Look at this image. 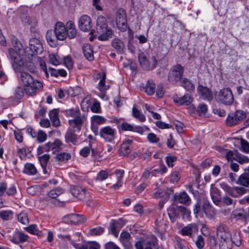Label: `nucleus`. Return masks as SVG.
I'll list each match as a JSON object with an SVG mask.
<instances>
[{
  "mask_svg": "<svg viewBox=\"0 0 249 249\" xmlns=\"http://www.w3.org/2000/svg\"><path fill=\"white\" fill-rule=\"evenodd\" d=\"M96 31L99 35L98 39L100 40H107L113 36V31L110 28H108L107 20L102 16H99L97 19Z\"/></svg>",
  "mask_w": 249,
  "mask_h": 249,
  "instance_id": "1",
  "label": "nucleus"
},
{
  "mask_svg": "<svg viewBox=\"0 0 249 249\" xmlns=\"http://www.w3.org/2000/svg\"><path fill=\"white\" fill-rule=\"evenodd\" d=\"M67 114L74 118L69 120V124L73 130H69L66 132L65 136L66 142L75 144L77 142V136L74 132L78 127V112L77 110L72 109L68 111Z\"/></svg>",
  "mask_w": 249,
  "mask_h": 249,
  "instance_id": "2",
  "label": "nucleus"
},
{
  "mask_svg": "<svg viewBox=\"0 0 249 249\" xmlns=\"http://www.w3.org/2000/svg\"><path fill=\"white\" fill-rule=\"evenodd\" d=\"M110 123H115L119 130L123 131H132L142 134L144 132V128L140 126L133 125L126 122L123 121L121 119L116 117L109 121Z\"/></svg>",
  "mask_w": 249,
  "mask_h": 249,
  "instance_id": "3",
  "label": "nucleus"
},
{
  "mask_svg": "<svg viewBox=\"0 0 249 249\" xmlns=\"http://www.w3.org/2000/svg\"><path fill=\"white\" fill-rule=\"evenodd\" d=\"M184 69L180 64L173 65L170 69L168 73V81L173 85L177 84L182 80Z\"/></svg>",
  "mask_w": 249,
  "mask_h": 249,
  "instance_id": "4",
  "label": "nucleus"
},
{
  "mask_svg": "<svg viewBox=\"0 0 249 249\" xmlns=\"http://www.w3.org/2000/svg\"><path fill=\"white\" fill-rule=\"evenodd\" d=\"M64 147V145L59 139H56L53 142H49L46 144L39 146L37 149V154L40 155L44 152L52 151L55 154L59 152Z\"/></svg>",
  "mask_w": 249,
  "mask_h": 249,
  "instance_id": "5",
  "label": "nucleus"
},
{
  "mask_svg": "<svg viewBox=\"0 0 249 249\" xmlns=\"http://www.w3.org/2000/svg\"><path fill=\"white\" fill-rule=\"evenodd\" d=\"M138 59L141 67L145 71H152L157 66L158 61L154 56L149 60L146 55L142 52L139 54Z\"/></svg>",
  "mask_w": 249,
  "mask_h": 249,
  "instance_id": "6",
  "label": "nucleus"
},
{
  "mask_svg": "<svg viewBox=\"0 0 249 249\" xmlns=\"http://www.w3.org/2000/svg\"><path fill=\"white\" fill-rule=\"evenodd\" d=\"M117 132L115 128L110 126L101 127L99 132V135L101 139L107 142L114 143L116 138Z\"/></svg>",
  "mask_w": 249,
  "mask_h": 249,
  "instance_id": "7",
  "label": "nucleus"
},
{
  "mask_svg": "<svg viewBox=\"0 0 249 249\" xmlns=\"http://www.w3.org/2000/svg\"><path fill=\"white\" fill-rule=\"evenodd\" d=\"M225 158L229 161H232L234 160L240 164L249 162V158L241 154L237 150H228L226 153Z\"/></svg>",
  "mask_w": 249,
  "mask_h": 249,
  "instance_id": "8",
  "label": "nucleus"
},
{
  "mask_svg": "<svg viewBox=\"0 0 249 249\" xmlns=\"http://www.w3.org/2000/svg\"><path fill=\"white\" fill-rule=\"evenodd\" d=\"M218 98L221 103L225 105H231L234 101L232 92L229 88L221 89L218 93Z\"/></svg>",
  "mask_w": 249,
  "mask_h": 249,
  "instance_id": "9",
  "label": "nucleus"
},
{
  "mask_svg": "<svg viewBox=\"0 0 249 249\" xmlns=\"http://www.w3.org/2000/svg\"><path fill=\"white\" fill-rule=\"evenodd\" d=\"M43 87L42 84L39 81L33 79V81L29 82L24 87V90L26 94L30 96H35L36 93L40 90Z\"/></svg>",
  "mask_w": 249,
  "mask_h": 249,
  "instance_id": "10",
  "label": "nucleus"
},
{
  "mask_svg": "<svg viewBox=\"0 0 249 249\" xmlns=\"http://www.w3.org/2000/svg\"><path fill=\"white\" fill-rule=\"evenodd\" d=\"M246 118V113L242 110H237L234 114L229 115L226 120V124L230 126L238 124Z\"/></svg>",
  "mask_w": 249,
  "mask_h": 249,
  "instance_id": "11",
  "label": "nucleus"
},
{
  "mask_svg": "<svg viewBox=\"0 0 249 249\" xmlns=\"http://www.w3.org/2000/svg\"><path fill=\"white\" fill-rule=\"evenodd\" d=\"M54 33L57 40H64L67 36H69L68 33L66 31L64 24L61 22H58L55 24Z\"/></svg>",
  "mask_w": 249,
  "mask_h": 249,
  "instance_id": "12",
  "label": "nucleus"
},
{
  "mask_svg": "<svg viewBox=\"0 0 249 249\" xmlns=\"http://www.w3.org/2000/svg\"><path fill=\"white\" fill-rule=\"evenodd\" d=\"M29 47L32 52L36 54L43 53V47L41 41L37 38H32L29 42Z\"/></svg>",
  "mask_w": 249,
  "mask_h": 249,
  "instance_id": "13",
  "label": "nucleus"
},
{
  "mask_svg": "<svg viewBox=\"0 0 249 249\" xmlns=\"http://www.w3.org/2000/svg\"><path fill=\"white\" fill-rule=\"evenodd\" d=\"M28 236L16 229L13 234L10 236V240L15 244H19L27 241Z\"/></svg>",
  "mask_w": 249,
  "mask_h": 249,
  "instance_id": "14",
  "label": "nucleus"
},
{
  "mask_svg": "<svg viewBox=\"0 0 249 249\" xmlns=\"http://www.w3.org/2000/svg\"><path fill=\"white\" fill-rule=\"evenodd\" d=\"M216 235L219 241L232 239L227 226L220 223L217 228Z\"/></svg>",
  "mask_w": 249,
  "mask_h": 249,
  "instance_id": "15",
  "label": "nucleus"
},
{
  "mask_svg": "<svg viewBox=\"0 0 249 249\" xmlns=\"http://www.w3.org/2000/svg\"><path fill=\"white\" fill-rule=\"evenodd\" d=\"M92 27V22L90 18L84 15L81 16L79 19V28L83 32L89 31Z\"/></svg>",
  "mask_w": 249,
  "mask_h": 249,
  "instance_id": "16",
  "label": "nucleus"
},
{
  "mask_svg": "<svg viewBox=\"0 0 249 249\" xmlns=\"http://www.w3.org/2000/svg\"><path fill=\"white\" fill-rule=\"evenodd\" d=\"M197 231V226L194 223H191L183 227L181 230L180 233L183 236H187L191 238H193Z\"/></svg>",
  "mask_w": 249,
  "mask_h": 249,
  "instance_id": "17",
  "label": "nucleus"
},
{
  "mask_svg": "<svg viewBox=\"0 0 249 249\" xmlns=\"http://www.w3.org/2000/svg\"><path fill=\"white\" fill-rule=\"evenodd\" d=\"M174 199L175 202L179 203L185 206H189L191 202L190 197L185 191L175 194Z\"/></svg>",
  "mask_w": 249,
  "mask_h": 249,
  "instance_id": "18",
  "label": "nucleus"
},
{
  "mask_svg": "<svg viewBox=\"0 0 249 249\" xmlns=\"http://www.w3.org/2000/svg\"><path fill=\"white\" fill-rule=\"evenodd\" d=\"M173 100L176 105L178 106H188L191 104L193 99L192 97L189 94H185L182 97L176 96L173 97Z\"/></svg>",
  "mask_w": 249,
  "mask_h": 249,
  "instance_id": "19",
  "label": "nucleus"
},
{
  "mask_svg": "<svg viewBox=\"0 0 249 249\" xmlns=\"http://www.w3.org/2000/svg\"><path fill=\"white\" fill-rule=\"evenodd\" d=\"M7 188L6 182H2L0 183V196H2L4 193L6 192L7 195L9 196H13L17 193V190L14 185H11Z\"/></svg>",
  "mask_w": 249,
  "mask_h": 249,
  "instance_id": "20",
  "label": "nucleus"
},
{
  "mask_svg": "<svg viewBox=\"0 0 249 249\" xmlns=\"http://www.w3.org/2000/svg\"><path fill=\"white\" fill-rule=\"evenodd\" d=\"M236 184L249 187V166L244 169L243 174L238 177Z\"/></svg>",
  "mask_w": 249,
  "mask_h": 249,
  "instance_id": "21",
  "label": "nucleus"
},
{
  "mask_svg": "<svg viewBox=\"0 0 249 249\" xmlns=\"http://www.w3.org/2000/svg\"><path fill=\"white\" fill-rule=\"evenodd\" d=\"M181 207L173 203L167 209V213L172 222H174L175 219L178 217Z\"/></svg>",
  "mask_w": 249,
  "mask_h": 249,
  "instance_id": "22",
  "label": "nucleus"
},
{
  "mask_svg": "<svg viewBox=\"0 0 249 249\" xmlns=\"http://www.w3.org/2000/svg\"><path fill=\"white\" fill-rule=\"evenodd\" d=\"M202 209L208 217H213L215 214V209L212 207L210 202L206 199L203 200Z\"/></svg>",
  "mask_w": 249,
  "mask_h": 249,
  "instance_id": "23",
  "label": "nucleus"
},
{
  "mask_svg": "<svg viewBox=\"0 0 249 249\" xmlns=\"http://www.w3.org/2000/svg\"><path fill=\"white\" fill-rule=\"evenodd\" d=\"M132 143V140L127 139L125 140L121 144L119 150V152L121 156H126L131 152L130 145Z\"/></svg>",
  "mask_w": 249,
  "mask_h": 249,
  "instance_id": "24",
  "label": "nucleus"
},
{
  "mask_svg": "<svg viewBox=\"0 0 249 249\" xmlns=\"http://www.w3.org/2000/svg\"><path fill=\"white\" fill-rule=\"evenodd\" d=\"M198 93L203 98L208 101H211L213 99V95L211 90L206 87L202 85H199L197 87Z\"/></svg>",
  "mask_w": 249,
  "mask_h": 249,
  "instance_id": "25",
  "label": "nucleus"
},
{
  "mask_svg": "<svg viewBox=\"0 0 249 249\" xmlns=\"http://www.w3.org/2000/svg\"><path fill=\"white\" fill-rule=\"evenodd\" d=\"M219 249H231L232 243H234L236 246H240L241 244L240 240L235 242L232 239L226 240H221L219 241Z\"/></svg>",
  "mask_w": 249,
  "mask_h": 249,
  "instance_id": "26",
  "label": "nucleus"
},
{
  "mask_svg": "<svg viewBox=\"0 0 249 249\" xmlns=\"http://www.w3.org/2000/svg\"><path fill=\"white\" fill-rule=\"evenodd\" d=\"M180 82V86L189 92L191 93L195 90V85L189 79L183 77Z\"/></svg>",
  "mask_w": 249,
  "mask_h": 249,
  "instance_id": "27",
  "label": "nucleus"
},
{
  "mask_svg": "<svg viewBox=\"0 0 249 249\" xmlns=\"http://www.w3.org/2000/svg\"><path fill=\"white\" fill-rule=\"evenodd\" d=\"M83 53L86 58L89 61L94 59L93 49L89 44H85L83 46Z\"/></svg>",
  "mask_w": 249,
  "mask_h": 249,
  "instance_id": "28",
  "label": "nucleus"
},
{
  "mask_svg": "<svg viewBox=\"0 0 249 249\" xmlns=\"http://www.w3.org/2000/svg\"><path fill=\"white\" fill-rule=\"evenodd\" d=\"M49 116L53 125L58 127L60 124V122L58 117V109H53L50 111Z\"/></svg>",
  "mask_w": 249,
  "mask_h": 249,
  "instance_id": "29",
  "label": "nucleus"
},
{
  "mask_svg": "<svg viewBox=\"0 0 249 249\" xmlns=\"http://www.w3.org/2000/svg\"><path fill=\"white\" fill-rule=\"evenodd\" d=\"M210 194L213 203L216 205H218L221 201L220 191L219 190L215 187H211Z\"/></svg>",
  "mask_w": 249,
  "mask_h": 249,
  "instance_id": "30",
  "label": "nucleus"
},
{
  "mask_svg": "<svg viewBox=\"0 0 249 249\" xmlns=\"http://www.w3.org/2000/svg\"><path fill=\"white\" fill-rule=\"evenodd\" d=\"M25 229L29 233L36 235L39 237H42L45 236L46 233L42 231L39 230L36 225H31L25 228Z\"/></svg>",
  "mask_w": 249,
  "mask_h": 249,
  "instance_id": "31",
  "label": "nucleus"
},
{
  "mask_svg": "<svg viewBox=\"0 0 249 249\" xmlns=\"http://www.w3.org/2000/svg\"><path fill=\"white\" fill-rule=\"evenodd\" d=\"M66 30L69 34L70 38H73L76 36V30L74 23L72 21H69L66 24Z\"/></svg>",
  "mask_w": 249,
  "mask_h": 249,
  "instance_id": "32",
  "label": "nucleus"
},
{
  "mask_svg": "<svg viewBox=\"0 0 249 249\" xmlns=\"http://www.w3.org/2000/svg\"><path fill=\"white\" fill-rule=\"evenodd\" d=\"M106 75L105 72H104L102 74L101 78L99 82L98 85V88L99 90L103 94V98L105 96V92L106 90L109 89V85H106Z\"/></svg>",
  "mask_w": 249,
  "mask_h": 249,
  "instance_id": "33",
  "label": "nucleus"
},
{
  "mask_svg": "<svg viewBox=\"0 0 249 249\" xmlns=\"http://www.w3.org/2000/svg\"><path fill=\"white\" fill-rule=\"evenodd\" d=\"M111 45L118 52L120 53L124 52V45L120 39L118 38H114L112 40Z\"/></svg>",
  "mask_w": 249,
  "mask_h": 249,
  "instance_id": "34",
  "label": "nucleus"
},
{
  "mask_svg": "<svg viewBox=\"0 0 249 249\" xmlns=\"http://www.w3.org/2000/svg\"><path fill=\"white\" fill-rule=\"evenodd\" d=\"M8 53L10 57L16 64L20 66L22 63L20 56L14 49L9 48Z\"/></svg>",
  "mask_w": 249,
  "mask_h": 249,
  "instance_id": "35",
  "label": "nucleus"
},
{
  "mask_svg": "<svg viewBox=\"0 0 249 249\" xmlns=\"http://www.w3.org/2000/svg\"><path fill=\"white\" fill-rule=\"evenodd\" d=\"M19 79L24 87L26 84L29 83V82L33 81L34 78L28 72L21 71H20Z\"/></svg>",
  "mask_w": 249,
  "mask_h": 249,
  "instance_id": "36",
  "label": "nucleus"
},
{
  "mask_svg": "<svg viewBox=\"0 0 249 249\" xmlns=\"http://www.w3.org/2000/svg\"><path fill=\"white\" fill-rule=\"evenodd\" d=\"M90 196L89 192H87L85 189H82L79 193V200L86 202L87 205H90Z\"/></svg>",
  "mask_w": 249,
  "mask_h": 249,
  "instance_id": "37",
  "label": "nucleus"
},
{
  "mask_svg": "<svg viewBox=\"0 0 249 249\" xmlns=\"http://www.w3.org/2000/svg\"><path fill=\"white\" fill-rule=\"evenodd\" d=\"M127 20L125 11L123 8L119 9L116 14V23L125 21Z\"/></svg>",
  "mask_w": 249,
  "mask_h": 249,
  "instance_id": "38",
  "label": "nucleus"
},
{
  "mask_svg": "<svg viewBox=\"0 0 249 249\" xmlns=\"http://www.w3.org/2000/svg\"><path fill=\"white\" fill-rule=\"evenodd\" d=\"M23 172L27 175H34L37 173V169L33 164L27 163L24 165Z\"/></svg>",
  "mask_w": 249,
  "mask_h": 249,
  "instance_id": "39",
  "label": "nucleus"
},
{
  "mask_svg": "<svg viewBox=\"0 0 249 249\" xmlns=\"http://www.w3.org/2000/svg\"><path fill=\"white\" fill-rule=\"evenodd\" d=\"M144 90L149 95H153L155 92V84L152 81L148 80L146 83Z\"/></svg>",
  "mask_w": 249,
  "mask_h": 249,
  "instance_id": "40",
  "label": "nucleus"
},
{
  "mask_svg": "<svg viewBox=\"0 0 249 249\" xmlns=\"http://www.w3.org/2000/svg\"><path fill=\"white\" fill-rule=\"evenodd\" d=\"M13 213L11 210L0 211V218L4 221H7L12 218Z\"/></svg>",
  "mask_w": 249,
  "mask_h": 249,
  "instance_id": "41",
  "label": "nucleus"
},
{
  "mask_svg": "<svg viewBox=\"0 0 249 249\" xmlns=\"http://www.w3.org/2000/svg\"><path fill=\"white\" fill-rule=\"evenodd\" d=\"M132 115L141 122H144L146 120L144 115L134 106L132 108Z\"/></svg>",
  "mask_w": 249,
  "mask_h": 249,
  "instance_id": "42",
  "label": "nucleus"
},
{
  "mask_svg": "<svg viewBox=\"0 0 249 249\" xmlns=\"http://www.w3.org/2000/svg\"><path fill=\"white\" fill-rule=\"evenodd\" d=\"M23 69L29 71L30 72L35 73L37 71L36 68L34 63L31 61L25 62L22 63Z\"/></svg>",
  "mask_w": 249,
  "mask_h": 249,
  "instance_id": "43",
  "label": "nucleus"
},
{
  "mask_svg": "<svg viewBox=\"0 0 249 249\" xmlns=\"http://www.w3.org/2000/svg\"><path fill=\"white\" fill-rule=\"evenodd\" d=\"M100 245L96 242H89L79 247V249H100Z\"/></svg>",
  "mask_w": 249,
  "mask_h": 249,
  "instance_id": "44",
  "label": "nucleus"
},
{
  "mask_svg": "<svg viewBox=\"0 0 249 249\" xmlns=\"http://www.w3.org/2000/svg\"><path fill=\"white\" fill-rule=\"evenodd\" d=\"M46 39L49 45L52 47L55 45V34H53V31L52 30L48 31L46 33Z\"/></svg>",
  "mask_w": 249,
  "mask_h": 249,
  "instance_id": "45",
  "label": "nucleus"
},
{
  "mask_svg": "<svg viewBox=\"0 0 249 249\" xmlns=\"http://www.w3.org/2000/svg\"><path fill=\"white\" fill-rule=\"evenodd\" d=\"M50 158V156L48 154H45L41 156L38 157V160H39L40 165L44 170H45V168L46 167Z\"/></svg>",
  "mask_w": 249,
  "mask_h": 249,
  "instance_id": "46",
  "label": "nucleus"
},
{
  "mask_svg": "<svg viewBox=\"0 0 249 249\" xmlns=\"http://www.w3.org/2000/svg\"><path fill=\"white\" fill-rule=\"evenodd\" d=\"M65 222L73 225H76L78 223V214H71L65 217Z\"/></svg>",
  "mask_w": 249,
  "mask_h": 249,
  "instance_id": "47",
  "label": "nucleus"
},
{
  "mask_svg": "<svg viewBox=\"0 0 249 249\" xmlns=\"http://www.w3.org/2000/svg\"><path fill=\"white\" fill-rule=\"evenodd\" d=\"M106 121L107 119L102 116L93 115L91 117V122L96 124H102L106 123Z\"/></svg>",
  "mask_w": 249,
  "mask_h": 249,
  "instance_id": "48",
  "label": "nucleus"
},
{
  "mask_svg": "<svg viewBox=\"0 0 249 249\" xmlns=\"http://www.w3.org/2000/svg\"><path fill=\"white\" fill-rule=\"evenodd\" d=\"M49 59L50 62L55 66L59 65L61 61L57 54L54 53H51L49 55Z\"/></svg>",
  "mask_w": 249,
  "mask_h": 249,
  "instance_id": "49",
  "label": "nucleus"
},
{
  "mask_svg": "<svg viewBox=\"0 0 249 249\" xmlns=\"http://www.w3.org/2000/svg\"><path fill=\"white\" fill-rule=\"evenodd\" d=\"M208 110L207 106L204 104L199 105L196 109L197 114L200 116H204Z\"/></svg>",
  "mask_w": 249,
  "mask_h": 249,
  "instance_id": "50",
  "label": "nucleus"
},
{
  "mask_svg": "<svg viewBox=\"0 0 249 249\" xmlns=\"http://www.w3.org/2000/svg\"><path fill=\"white\" fill-rule=\"evenodd\" d=\"M63 189L60 187H58L50 191L48 193V196L51 198H55L59 195L63 193Z\"/></svg>",
  "mask_w": 249,
  "mask_h": 249,
  "instance_id": "51",
  "label": "nucleus"
},
{
  "mask_svg": "<svg viewBox=\"0 0 249 249\" xmlns=\"http://www.w3.org/2000/svg\"><path fill=\"white\" fill-rule=\"evenodd\" d=\"M207 244L212 249H213L217 246V239L214 235H210L208 237Z\"/></svg>",
  "mask_w": 249,
  "mask_h": 249,
  "instance_id": "52",
  "label": "nucleus"
},
{
  "mask_svg": "<svg viewBox=\"0 0 249 249\" xmlns=\"http://www.w3.org/2000/svg\"><path fill=\"white\" fill-rule=\"evenodd\" d=\"M108 177V174L106 171L101 170L97 174L95 180L98 181H102L107 179Z\"/></svg>",
  "mask_w": 249,
  "mask_h": 249,
  "instance_id": "53",
  "label": "nucleus"
},
{
  "mask_svg": "<svg viewBox=\"0 0 249 249\" xmlns=\"http://www.w3.org/2000/svg\"><path fill=\"white\" fill-rule=\"evenodd\" d=\"M180 213H181L182 219L189 220L190 218L191 212L184 206L180 208Z\"/></svg>",
  "mask_w": 249,
  "mask_h": 249,
  "instance_id": "54",
  "label": "nucleus"
},
{
  "mask_svg": "<svg viewBox=\"0 0 249 249\" xmlns=\"http://www.w3.org/2000/svg\"><path fill=\"white\" fill-rule=\"evenodd\" d=\"M105 229L101 227H97L89 230L90 234L92 236L100 235L104 232Z\"/></svg>",
  "mask_w": 249,
  "mask_h": 249,
  "instance_id": "55",
  "label": "nucleus"
},
{
  "mask_svg": "<svg viewBox=\"0 0 249 249\" xmlns=\"http://www.w3.org/2000/svg\"><path fill=\"white\" fill-rule=\"evenodd\" d=\"M116 25L118 29L121 32H124L127 29H128L129 31H131L130 29L127 25V20H126L125 21H121L120 22H117Z\"/></svg>",
  "mask_w": 249,
  "mask_h": 249,
  "instance_id": "56",
  "label": "nucleus"
},
{
  "mask_svg": "<svg viewBox=\"0 0 249 249\" xmlns=\"http://www.w3.org/2000/svg\"><path fill=\"white\" fill-rule=\"evenodd\" d=\"M18 221L23 225H26L29 222L27 214L24 212L20 213L18 216Z\"/></svg>",
  "mask_w": 249,
  "mask_h": 249,
  "instance_id": "57",
  "label": "nucleus"
},
{
  "mask_svg": "<svg viewBox=\"0 0 249 249\" xmlns=\"http://www.w3.org/2000/svg\"><path fill=\"white\" fill-rule=\"evenodd\" d=\"M241 150L245 153L248 154L249 153V143L246 140L241 139Z\"/></svg>",
  "mask_w": 249,
  "mask_h": 249,
  "instance_id": "58",
  "label": "nucleus"
},
{
  "mask_svg": "<svg viewBox=\"0 0 249 249\" xmlns=\"http://www.w3.org/2000/svg\"><path fill=\"white\" fill-rule=\"evenodd\" d=\"M36 137L38 142L42 143L46 140L47 135L43 130H39Z\"/></svg>",
  "mask_w": 249,
  "mask_h": 249,
  "instance_id": "59",
  "label": "nucleus"
},
{
  "mask_svg": "<svg viewBox=\"0 0 249 249\" xmlns=\"http://www.w3.org/2000/svg\"><path fill=\"white\" fill-rule=\"evenodd\" d=\"M117 228H118L117 227V225L115 223V220H111L109 224V230L111 231L112 233L116 237L118 236L119 234V230H118Z\"/></svg>",
  "mask_w": 249,
  "mask_h": 249,
  "instance_id": "60",
  "label": "nucleus"
},
{
  "mask_svg": "<svg viewBox=\"0 0 249 249\" xmlns=\"http://www.w3.org/2000/svg\"><path fill=\"white\" fill-rule=\"evenodd\" d=\"M71 157V155L69 153L63 152L57 154L56 158L58 161H64L68 160L70 159Z\"/></svg>",
  "mask_w": 249,
  "mask_h": 249,
  "instance_id": "61",
  "label": "nucleus"
},
{
  "mask_svg": "<svg viewBox=\"0 0 249 249\" xmlns=\"http://www.w3.org/2000/svg\"><path fill=\"white\" fill-rule=\"evenodd\" d=\"M196 247L199 249H202L204 246L205 242L204 238L202 235H199L197 236V239L195 242Z\"/></svg>",
  "mask_w": 249,
  "mask_h": 249,
  "instance_id": "62",
  "label": "nucleus"
},
{
  "mask_svg": "<svg viewBox=\"0 0 249 249\" xmlns=\"http://www.w3.org/2000/svg\"><path fill=\"white\" fill-rule=\"evenodd\" d=\"M179 173L177 171H174L170 174V180L172 182H177L180 179Z\"/></svg>",
  "mask_w": 249,
  "mask_h": 249,
  "instance_id": "63",
  "label": "nucleus"
},
{
  "mask_svg": "<svg viewBox=\"0 0 249 249\" xmlns=\"http://www.w3.org/2000/svg\"><path fill=\"white\" fill-rule=\"evenodd\" d=\"M166 194V192L164 189H159L153 193L152 196L155 198H159L164 197Z\"/></svg>",
  "mask_w": 249,
  "mask_h": 249,
  "instance_id": "64",
  "label": "nucleus"
}]
</instances>
